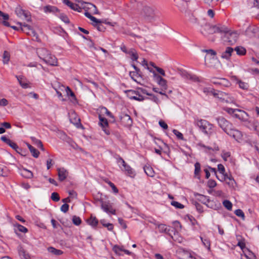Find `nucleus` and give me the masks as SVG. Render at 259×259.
Here are the masks:
<instances>
[{
	"mask_svg": "<svg viewBox=\"0 0 259 259\" xmlns=\"http://www.w3.org/2000/svg\"><path fill=\"white\" fill-rule=\"evenodd\" d=\"M216 121L219 126L227 135L232 137L238 141L242 139L243 136L242 133L234 128L233 124L224 117L220 116L216 118Z\"/></svg>",
	"mask_w": 259,
	"mask_h": 259,
	"instance_id": "f257e3e1",
	"label": "nucleus"
},
{
	"mask_svg": "<svg viewBox=\"0 0 259 259\" xmlns=\"http://www.w3.org/2000/svg\"><path fill=\"white\" fill-rule=\"evenodd\" d=\"M156 9L153 7L145 6L143 7L140 11V16L145 20L152 22L156 20L157 16Z\"/></svg>",
	"mask_w": 259,
	"mask_h": 259,
	"instance_id": "f03ea898",
	"label": "nucleus"
},
{
	"mask_svg": "<svg viewBox=\"0 0 259 259\" xmlns=\"http://www.w3.org/2000/svg\"><path fill=\"white\" fill-rule=\"evenodd\" d=\"M226 26L221 25H210L205 23L202 26L200 30L201 33L204 35L213 34L214 33H220L222 31H226Z\"/></svg>",
	"mask_w": 259,
	"mask_h": 259,
	"instance_id": "7ed1b4c3",
	"label": "nucleus"
},
{
	"mask_svg": "<svg viewBox=\"0 0 259 259\" xmlns=\"http://www.w3.org/2000/svg\"><path fill=\"white\" fill-rule=\"evenodd\" d=\"M82 9L85 10L84 15L90 19L91 21L95 23L100 22V20L96 18L95 17L91 15V13L93 14H98L99 11L96 6L91 3H85V5H84Z\"/></svg>",
	"mask_w": 259,
	"mask_h": 259,
	"instance_id": "20e7f679",
	"label": "nucleus"
},
{
	"mask_svg": "<svg viewBox=\"0 0 259 259\" xmlns=\"http://www.w3.org/2000/svg\"><path fill=\"white\" fill-rule=\"evenodd\" d=\"M196 125L199 130L205 135L210 137L213 133V125L208 121L204 119H199L196 121Z\"/></svg>",
	"mask_w": 259,
	"mask_h": 259,
	"instance_id": "39448f33",
	"label": "nucleus"
},
{
	"mask_svg": "<svg viewBox=\"0 0 259 259\" xmlns=\"http://www.w3.org/2000/svg\"><path fill=\"white\" fill-rule=\"evenodd\" d=\"M210 92L215 98H218L222 102L233 103L234 101V98L233 97L225 92L215 90L214 89H211Z\"/></svg>",
	"mask_w": 259,
	"mask_h": 259,
	"instance_id": "423d86ee",
	"label": "nucleus"
},
{
	"mask_svg": "<svg viewBox=\"0 0 259 259\" xmlns=\"http://www.w3.org/2000/svg\"><path fill=\"white\" fill-rule=\"evenodd\" d=\"M226 31H222L221 34H224L222 36V39L225 42H227L229 45H232L236 42L238 38V34L236 32H231L229 29L226 27Z\"/></svg>",
	"mask_w": 259,
	"mask_h": 259,
	"instance_id": "0eeeda50",
	"label": "nucleus"
},
{
	"mask_svg": "<svg viewBox=\"0 0 259 259\" xmlns=\"http://www.w3.org/2000/svg\"><path fill=\"white\" fill-rule=\"evenodd\" d=\"M15 13L20 18L24 17L28 22L31 20L30 13L23 10L20 6H18L16 8Z\"/></svg>",
	"mask_w": 259,
	"mask_h": 259,
	"instance_id": "6e6552de",
	"label": "nucleus"
},
{
	"mask_svg": "<svg viewBox=\"0 0 259 259\" xmlns=\"http://www.w3.org/2000/svg\"><path fill=\"white\" fill-rule=\"evenodd\" d=\"M245 34L249 37H259V27L255 25L249 26L245 31Z\"/></svg>",
	"mask_w": 259,
	"mask_h": 259,
	"instance_id": "1a4fd4ad",
	"label": "nucleus"
},
{
	"mask_svg": "<svg viewBox=\"0 0 259 259\" xmlns=\"http://www.w3.org/2000/svg\"><path fill=\"white\" fill-rule=\"evenodd\" d=\"M127 96L131 99H134L138 101H142L144 98L140 94L138 91L134 90H128L126 91Z\"/></svg>",
	"mask_w": 259,
	"mask_h": 259,
	"instance_id": "9d476101",
	"label": "nucleus"
},
{
	"mask_svg": "<svg viewBox=\"0 0 259 259\" xmlns=\"http://www.w3.org/2000/svg\"><path fill=\"white\" fill-rule=\"evenodd\" d=\"M102 209L107 213L115 214L116 210L112 207V203L109 201L102 202Z\"/></svg>",
	"mask_w": 259,
	"mask_h": 259,
	"instance_id": "9b49d317",
	"label": "nucleus"
},
{
	"mask_svg": "<svg viewBox=\"0 0 259 259\" xmlns=\"http://www.w3.org/2000/svg\"><path fill=\"white\" fill-rule=\"evenodd\" d=\"M121 161L122 166L124 167V169L122 170H124L126 175L128 176L133 177L135 175V171L134 169L128 165H127L125 161L121 157H120L118 159V162Z\"/></svg>",
	"mask_w": 259,
	"mask_h": 259,
	"instance_id": "f8f14e48",
	"label": "nucleus"
},
{
	"mask_svg": "<svg viewBox=\"0 0 259 259\" xmlns=\"http://www.w3.org/2000/svg\"><path fill=\"white\" fill-rule=\"evenodd\" d=\"M119 117L120 121L124 126H129L132 124V119L128 115L125 113H121Z\"/></svg>",
	"mask_w": 259,
	"mask_h": 259,
	"instance_id": "ddd939ff",
	"label": "nucleus"
},
{
	"mask_svg": "<svg viewBox=\"0 0 259 259\" xmlns=\"http://www.w3.org/2000/svg\"><path fill=\"white\" fill-rule=\"evenodd\" d=\"M99 118L100 120L99 124L102 127L105 133L109 135L110 134V131L107 128L108 126V122L107 119L102 117L101 115H99Z\"/></svg>",
	"mask_w": 259,
	"mask_h": 259,
	"instance_id": "4468645a",
	"label": "nucleus"
},
{
	"mask_svg": "<svg viewBox=\"0 0 259 259\" xmlns=\"http://www.w3.org/2000/svg\"><path fill=\"white\" fill-rule=\"evenodd\" d=\"M57 171L59 180L61 182L63 181L68 175V172L63 167L58 168Z\"/></svg>",
	"mask_w": 259,
	"mask_h": 259,
	"instance_id": "2eb2a0df",
	"label": "nucleus"
},
{
	"mask_svg": "<svg viewBox=\"0 0 259 259\" xmlns=\"http://www.w3.org/2000/svg\"><path fill=\"white\" fill-rule=\"evenodd\" d=\"M36 53L38 56L43 61L49 56V52L48 50L45 48H39L36 50Z\"/></svg>",
	"mask_w": 259,
	"mask_h": 259,
	"instance_id": "dca6fc26",
	"label": "nucleus"
},
{
	"mask_svg": "<svg viewBox=\"0 0 259 259\" xmlns=\"http://www.w3.org/2000/svg\"><path fill=\"white\" fill-rule=\"evenodd\" d=\"M47 64L52 66H57V59L55 56L49 54V56L44 61Z\"/></svg>",
	"mask_w": 259,
	"mask_h": 259,
	"instance_id": "f3484780",
	"label": "nucleus"
},
{
	"mask_svg": "<svg viewBox=\"0 0 259 259\" xmlns=\"http://www.w3.org/2000/svg\"><path fill=\"white\" fill-rule=\"evenodd\" d=\"M234 50L231 47H227L225 51L222 52L221 57L226 60H229Z\"/></svg>",
	"mask_w": 259,
	"mask_h": 259,
	"instance_id": "a211bd4d",
	"label": "nucleus"
},
{
	"mask_svg": "<svg viewBox=\"0 0 259 259\" xmlns=\"http://www.w3.org/2000/svg\"><path fill=\"white\" fill-rule=\"evenodd\" d=\"M9 16L7 14L4 13L3 12L0 11V22H1L5 26L10 27V25L9 23L6 20H8Z\"/></svg>",
	"mask_w": 259,
	"mask_h": 259,
	"instance_id": "6ab92c4d",
	"label": "nucleus"
},
{
	"mask_svg": "<svg viewBox=\"0 0 259 259\" xmlns=\"http://www.w3.org/2000/svg\"><path fill=\"white\" fill-rule=\"evenodd\" d=\"M20 174L23 177L26 179H32L33 177V175L32 171L26 168H23L20 170Z\"/></svg>",
	"mask_w": 259,
	"mask_h": 259,
	"instance_id": "aec40b11",
	"label": "nucleus"
},
{
	"mask_svg": "<svg viewBox=\"0 0 259 259\" xmlns=\"http://www.w3.org/2000/svg\"><path fill=\"white\" fill-rule=\"evenodd\" d=\"M44 11L46 13H55L59 12V10L55 6L48 5L44 7Z\"/></svg>",
	"mask_w": 259,
	"mask_h": 259,
	"instance_id": "412c9836",
	"label": "nucleus"
},
{
	"mask_svg": "<svg viewBox=\"0 0 259 259\" xmlns=\"http://www.w3.org/2000/svg\"><path fill=\"white\" fill-rule=\"evenodd\" d=\"M223 110L224 111H225L226 112H227L228 114L232 115H233V114L234 113H235V112L245 113V112L243 110H240L238 109H233V108H229V107H224L223 108Z\"/></svg>",
	"mask_w": 259,
	"mask_h": 259,
	"instance_id": "4be33fe9",
	"label": "nucleus"
},
{
	"mask_svg": "<svg viewBox=\"0 0 259 259\" xmlns=\"http://www.w3.org/2000/svg\"><path fill=\"white\" fill-rule=\"evenodd\" d=\"M87 222L89 225L95 227L97 226L98 220L95 217H93L92 215L89 219L87 220Z\"/></svg>",
	"mask_w": 259,
	"mask_h": 259,
	"instance_id": "5701e85b",
	"label": "nucleus"
},
{
	"mask_svg": "<svg viewBox=\"0 0 259 259\" xmlns=\"http://www.w3.org/2000/svg\"><path fill=\"white\" fill-rule=\"evenodd\" d=\"M195 196H198V197L197 199L199 201H200L202 203L206 205L208 207L207 203H209L210 201H209V199H208V197L204 196L203 195L199 194H197Z\"/></svg>",
	"mask_w": 259,
	"mask_h": 259,
	"instance_id": "b1692460",
	"label": "nucleus"
},
{
	"mask_svg": "<svg viewBox=\"0 0 259 259\" xmlns=\"http://www.w3.org/2000/svg\"><path fill=\"white\" fill-rule=\"evenodd\" d=\"M27 146L32 156L35 158H37L39 156V152L29 144L27 143Z\"/></svg>",
	"mask_w": 259,
	"mask_h": 259,
	"instance_id": "393cba45",
	"label": "nucleus"
},
{
	"mask_svg": "<svg viewBox=\"0 0 259 259\" xmlns=\"http://www.w3.org/2000/svg\"><path fill=\"white\" fill-rule=\"evenodd\" d=\"M156 78L159 85L163 87L165 90L166 89V80L159 75H157Z\"/></svg>",
	"mask_w": 259,
	"mask_h": 259,
	"instance_id": "a878e982",
	"label": "nucleus"
},
{
	"mask_svg": "<svg viewBox=\"0 0 259 259\" xmlns=\"http://www.w3.org/2000/svg\"><path fill=\"white\" fill-rule=\"evenodd\" d=\"M195 170H194V176L195 178L198 179L200 178V172L201 171V166L199 162H196L195 163Z\"/></svg>",
	"mask_w": 259,
	"mask_h": 259,
	"instance_id": "bb28decb",
	"label": "nucleus"
},
{
	"mask_svg": "<svg viewBox=\"0 0 259 259\" xmlns=\"http://www.w3.org/2000/svg\"><path fill=\"white\" fill-rule=\"evenodd\" d=\"M48 250L49 252L57 255H60L63 253V251L62 250L57 249L53 247H48Z\"/></svg>",
	"mask_w": 259,
	"mask_h": 259,
	"instance_id": "cd10ccee",
	"label": "nucleus"
},
{
	"mask_svg": "<svg viewBox=\"0 0 259 259\" xmlns=\"http://www.w3.org/2000/svg\"><path fill=\"white\" fill-rule=\"evenodd\" d=\"M17 24L20 26L21 30L26 33V31H29L32 28L30 26L26 24L25 23L23 24L21 22H18Z\"/></svg>",
	"mask_w": 259,
	"mask_h": 259,
	"instance_id": "c85d7f7f",
	"label": "nucleus"
},
{
	"mask_svg": "<svg viewBox=\"0 0 259 259\" xmlns=\"http://www.w3.org/2000/svg\"><path fill=\"white\" fill-rule=\"evenodd\" d=\"M31 139L32 141L33 142L34 144H35V145L37 146V147L39 148L42 151L45 150L42 143L40 140L37 139L34 137H31Z\"/></svg>",
	"mask_w": 259,
	"mask_h": 259,
	"instance_id": "c756f323",
	"label": "nucleus"
},
{
	"mask_svg": "<svg viewBox=\"0 0 259 259\" xmlns=\"http://www.w3.org/2000/svg\"><path fill=\"white\" fill-rule=\"evenodd\" d=\"M234 50L238 55H244L246 53V49L244 47L241 46L236 47Z\"/></svg>",
	"mask_w": 259,
	"mask_h": 259,
	"instance_id": "7c9ffc66",
	"label": "nucleus"
},
{
	"mask_svg": "<svg viewBox=\"0 0 259 259\" xmlns=\"http://www.w3.org/2000/svg\"><path fill=\"white\" fill-rule=\"evenodd\" d=\"M144 169L147 176L151 177L154 176V171L151 167L145 166Z\"/></svg>",
	"mask_w": 259,
	"mask_h": 259,
	"instance_id": "2f4dec72",
	"label": "nucleus"
},
{
	"mask_svg": "<svg viewBox=\"0 0 259 259\" xmlns=\"http://www.w3.org/2000/svg\"><path fill=\"white\" fill-rule=\"evenodd\" d=\"M201 240L203 244V245L206 247L208 250H210V241L209 239L207 238H203L200 237Z\"/></svg>",
	"mask_w": 259,
	"mask_h": 259,
	"instance_id": "473e14b6",
	"label": "nucleus"
},
{
	"mask_svg": "<svg viewBox=\"0 0 259 259\" xmlns=\"http://www.w3.org/2000/svg\"><path fill=\"white\" fill-rule=\"evenodd\" d=\"M250 129L253 130L256 132H259V122L257 120H253L250 123Z\"/></svg>",
	"mask_w": 259,
	"mask_h": 259,
	"instance_id": "72a5a7b5",
	"label": "nucleus"
},
{
	"mask_svg": "<svg viewBox=\"0 0 259 259\" xmlns=\"http://www.w3.org/2000/svg\"><path fill=\"white\" fill-rule=\"evenodd\" d=\"M10 54L8 51H4L3 55V62L5 64H7L8 63L10 60Z\"/></svg>",
	"mask_w": 259,
	"mask_h": 259,
	"instance_id": "f704fd0d",
	"label": "nucleus"
},
{
	"mask_svg": "<svg viewBox=\"0 0 259 259\" xmlns=\"http://www.w3.org/2000/svg\"><path fill=\"white\" fill-rule=\"evenodd\" d=\"M19 254L21 256H23L25 259H28L29 256L26 254L24 249L21 246H19L18 248Z\"/></svg>",
	"mask_w": 259,
	"mask_h": 259,
	"instance_id": "c9c22d12",
	"label": "nucleus"
},
{
	"mask_svg": "<svg viewBox=\"0 0 259 259\" xmlns=\"http://www.w3.org/2000/svg\"><path fill=\"white\" fill-rule=\"evenodd\" d=\"M16 77L21 85V86L24 89H27L28 88V84L26 82H24L22 81L23 77L21 76H16Z\"/></svg>",
	"mask_w": 259,
	"mask_h": 259,
	"instance_id": "e433bc0d",
	"label": "nucleus"
},
{
	"mask_svg": "<svg viewBox=\"0 0 259 259\" xmlns=\"http://www.w3.org/2000/svg\"><path fill=\"white\" fill-rule=\"evenodd\" d=\"M178 71L179 73L182 77L188 79V78L190 76V74L188 72L183 69H179Z\"/></svg>",
	"mask_w": 259,
	"mask_h": 259,
	"instance_id": "4c0bfd02",
	"label": "nucleus"
},
{
	"mask_svg": "<svg viewBox=\"0 0 259 259\" xmlns=\"http://www.w3.org/2000/svg\"><path fill=\"white\" fill-rule=\"evenodd\" d=\"M220 0H204V3L209 7H214L217 5Z\"/></svg>",
	"mask_w": 259,
	"mask_h": 259,
	"instance_id": "58836bf2",
	"label": "nucleus"
},
{
	"mask_svg": "<svg viewBox=\"0 0 259 259\" xmlns=\"http://www.w3.org/2000/svg\"><path fill=\"white\" fill-rule=\"evenodd\" d=\"M158 226V228L159 229V231L161 233H167V231H169V230H167L166 226L164 224H158L156 225Z\"/></svg>",
	"mask_w": 259,
	"mask_h": 259,
	"instance_id": "ea45409f",
	"label": "nucleus"
},
{
	"mask_svg": "<svg viewBox=\"0 0 259 259\" xmlns=\"http://www.w3.org/2000/svg\"><path fill=\"white\" fill-rule=\"evenodd\" d=\"M63 3L70 8L72 10L75 9L74 8L76 7V4L70 2L69 0H63Z\"/></svg>",
	"mask_w": 259,
	"mask_h": 259,
	"instance_id": "a19ab883",
	"label": "nucleus"
},
{
	"mask_svg": "<svg viewBox=\"0 0 259 259\" xmlns=\"http://www.w3.org/2000/svg\"><path fill=\"white\" fill-rule=\"evenodd\" d=\"M186 16L187 17H188V20L191 22V23H196L197 22V19L195 18L193 15L190 13H188L186 15Z\"/></svg>",
	"mask_w": 259,
	"mask_h": 259,
	"instance_id": "79ce46f5",
	"label": "nucleus"
},
{
	"mask_svg": "<svg viewBox=\"0 0 259 259\" xmlns=\"http://www.w3.org/2000/svg\"><path fill=\"white\" fill-rule=\"evenodd\" d=\"M101 223L103 225V226L106 227L109 231H112L113 229V225L110 223H105L104 220H101Z\"/></svg>",
	"mask_w": 259,
	"mask_h": 259,
	"instance_id": "37998d69",
	"label": "nucleus"
},
{
	"mask_svg": "<svg viewBox=\"0 0 259 259\" xmlns=\"http://www.w3.org/2000/svg\"><path fill=\"white\" fill-rule=\"evenodd\" d=\"M72 222L75 225L78 226L81 224V220L79 217L74 215L72 217Z\"/></svg>",
	"mask_w": 259,
	"mask_h": 259,
	"instance_id": "c03bdc74",
	"label": "nucleus"
},
{
	"mask_svg": "<svg viewBox=\"0 0 259 259\" xmlns=\"http://www.w3.org/2000/svg\"><path fill=\"white\" fill-rule=\"evenodd\" d=\"M226 183L230 187H233L234 185L236 184L235 180L231 176H230L228 181H226Z\"/></svg>",
	"mask_w": 259,
	"mask_h": 259,
	"instance_id": "a18cd8bd",
	"label": "nucleus"
},
{
	"mask_svg": "<svg viewBox=\"0 0 259 259\" xmlns=\"http://www.w3.org/2000/svg\"><path fill=\"white\" fill-rule=\"evenodd\" d=\"M96 24H93L95 27L97 28L98 31H104L105 29V27L101 23V21L100 22L96 23Z\"/></svg>",
	"mask_w": 259,
	"mask_h": 259,
	"instance_id": "49530a36",
	"label": "nucleus"
},
{
	"mask_svg": "<svg viewBox=\"0 0 259 259\" xmlns=\"http://www.w3.org/2000/svg\"><path fill=\"white\" fill-rule=\"evenodd\" d=\"M223 205L228 210H230L232 209V204L230 201L227 200H224L223 201Z\"/></svg>",
	"mask_w": 259,
	"mask_h": 259,
	"instance_id": "de8ad7c7",
	"label": "nucleus"
},
{
	"mask_svg": "<svg viewBox=\"0 0 259 259\" xmlns=\"http://www.w3.org/2000/svg\"><path fill=\"white\" fill-rule=\"evenodd\" d=\"M59 18L62 21L66 24H69L70 21L68 17L64 14L61 13L60 14Z\"/></svg>",
	"mask_w": 259,
	"mask_h": 259,
	"instance_id": "09e8293b",
	"label": "nucleus"
},
{
	"mask_svg": "<svg viewBox=\"0 0 259 259\" xmlns=\"http://www.w3.org/2000/svg\"><path fill=\"white\" fill-rule=\"evenodd\" d=\"M15 227L21 232L26 233L28 231V230L26 227L20 224H17L15 226Z\"/></svg>",
	"mask_w": 259,
	"mask_h": 259,
	"instance_id": "8fccbe9b",
	"label": "nucleus"
},
{
	"mask_svg": "<svg viewBox=\"0 0 259 259\" xmlns=\"http://www.w3.org/2000/svg\"><path fill=\"white\" fill-rule=\"evenodd\" d=\"M171 205L175 206L177 208H184V205L179 202L172 201L171 202Z\"/></svg>",
	"mask_w": 259,
	"mask_h": 259,
	"instance_id": "3c124183",
	"label": "nucleus"
},
{
	"mask_svg": "<svg viewBox=\"0 0 259 259\" xmlns=\"http://www.w3.org/2000/svg\"><path fill=\"white\" fill-rule=\"evenodd\" d=\"M235 214L239 217H241L243 220L245 219V215L244 212L241 209H238L235 211Z\"/></svg>",
	"mask_w": 259,
	"mask_h": 259,
	"instance_id": "603ef678",
	"label": "nucleus"
},
{
	"mask_svg": "<svg viewBox=\"0 0 259 259\" xmlns=\"http://www.w3.org/2000/svg\"><path fill=\"white\" fill-rule=\"evenodd\" d=\"M51 199L55 202L59 201L60 200L59 194L57 192L52 193L51 195Z\"/></svg>",
	"mask_w": 259,
	"mask_h": 259,
	"instance_id": "864d4df0",
	"label": "nucleus"
},
{
	"mask_svg": "<svg viewBox=\"0 0 259 259\" xmlns=\"http://www.w3.org/2000/svg\"><path fill=\"white\" fill-rule=\"evenodd\" d=\"M221 156L225 161H227L228 158L230 156V153L229 152L223 151H222Z\"/></svg>",
	"mask_w": 259,
	"mask_h": 259,
	"instance_id": "5fc2aeb1",
	"label": "nucleus"
},
{
	"mask_svg": "<svg viewBox=\"0 0 259 259\" xmlns=\"http://www.w3.org/2000/svg\"><path fill=\"white\" fill-rule=\"evenodd\" d=\"M67 95L68 96H71L74 100H76L75 96L74 93L71 91L69 87H67L66 89Z\"/></svg>",
	"mask_w": 259,
	"mask_h": 259,
	"instance_id": "6e6d98bb",
	"label": "nucleus"
},
{
	"mask_svg": "<svg viewBox=\"0 0 259 259\" xmlns=\"http://www.w3.org/2000/svg\"><path fill=\"white\" fill-rule=\"evenodd\" d=\"M217 186L216 182L213 180L210 179L207 182V186L210 188H213Z\"/></svg>",
	"mask_w": 259,
	"mask_h": 259,
	"instance_id": "4d7b16f0",
	"label": "nucleus"
},
{
	"mask_svg": "<svg viewBox=\"0 0 259 259\" xmlns=\"http://www.w3.org/2000/svg\"><path fill=\"white\" fill-rule=\"evenodd\" d=\"M173 133L177 136V137L180 140H184L183 134L177 130H174L172 131Z\"/></svg>",
	"mask_w": 259,
	"mask_h": 259,
	"instance_id": "13d9d810",
	"label": "nucleus"
},
{
	"mask_svg": "<svg viewBox=\"0 0 259 259\" xmlns=\"http://www.w3.org/2000/svg\"><path fill=\"white\" fill-rule=\"evenodd\" d=\"M7 144L9 145L13 149H14L16 151L18 152V149H19L20 148H19V147L17 146V145L15 143L12 142L10 140V142H8Z\"/></svg>",
	"mask_w": 259,
	"mask_h": 259,
	"instance_id": "bf43d9fd",
	"label": "nucleus"
},
{
	"mask_svg": "<svg viewBox=\"0 0 259 259\" xmlns=\"http://www.w3.org/2000/svg\"><path fill=\"white\" fill-rule=\"evenodd\" d=\"M243 114H246V112H245V113H240L239 114V113H237V112H235V113H234L232 116L233 117H235L236 118H237V119H239V120H242L243 118Z\"/></svg>",
	"mask_w": 259,
	"mask_h": 259,
	"instance_id": "052dcab7",
	"label": "nucleus"
},
{
	"mask_svg": "<svg viewBox=\"0 0 259 259\" xmlns=\"http://www.w3.org/2000/svg\"><path fill=\"white\" fill-rule=\"evenodd\" d=\"M245 256L249 259H255V258L254 254L250 250H248L247 252L245 253Z\"/></svg>",
	"mask_w": 259,
	"mask_h": 259,
	"instance_id": "680f3d73",
	"label": "nucleus"
},
{
	"mask_svg": "<svg viewBox=\"0 0 259 259\" xmlns=\"http://www.w3.org/2000/svg\"><path fill=\"white\" fill-rule=\"evenodd\" d=\"M108 184H109V185L111 187L113 191L115 193H117L118 192V189L116 188V187L115 186V185L112 183L110 181H109L108 182Z\"/></svg>",
	"mask_w": 259,
	"mask_h": 259,
	"instance_id": "e2e57ef3",
	"label": "nucleus"
},
{
	"mask_svg": "<svg viewBox=\"0 0 259 259\" xmlns=\"http://www.w3.org/2000/svg\"><path fill=\"white\" fill-rule=\"evenodd\" d=\"M60 209L62 212L66 213L69 209V205L67 203H65L61 206Z\"/></svg>",
	"mask_w": 259,
	"mask_h": 259,
	"instance_id": "0e129e2a",
	"label": "nucleus"
},
{
	"mask_svg": "<svg viewBox=\"0 0 259 259\" xmlns=\"http://www.w3.org/2000/svg\"><path fill=\"white\" fill-rule=\"evenodd\" d=\"M195 207H196V208L197 209V210L199 212H202L203 211V207L202 206L198 203V202H195Z\"/></svg>",
	"mask_w": 259,
	"mask_h": 259,
	"instance_id": "69168bd1",
	"label": "nucleus"
},
{
	"mask_svg": "<svg viewBox=\"0 0 259 259\" xmlns=\"http://www.w3.org/2000/svg\"><path fill=\"white\" fill-rule=\"evenodd\" d=\"M238 84L239 87L242 89H247L248 88V84L243 81H239Z\"/></svg>",
	"mask_w": 259,
	"mask_h": 259,
	"instance_id": "338daca9",
	"label": "nucleus"
},
{
	"mask_svg": "<svg viewBox=\"0 0 259 259\" xmlns=\"http://www.w3.org/2000/svg\"><path fill=\"white\" fill-rule=\"evenodd\" d=\"M218 169L221 174H224V173L225 172V168L224 165L222 164H219L218 165Z\"/></svg>",
	"mask_w": 259,
	"mask_h": 259,
	"instance_id": "774afa93",
	"label": "nucleus"
}]
</instances>
